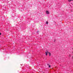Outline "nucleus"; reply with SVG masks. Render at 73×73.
<instances>
[{
    "label": "nucleus",
    "instance_id": "7ed1b4c3",
    "mask_svg": "<svg viewBox=\"0 0 73 73\" xmlns=\"http://www.w3.org/2000/svg\"><path fill=\"white\" fill-rule=\"evenodd\" d=\"M68 2H70L72 1H73V0H68Z\"/></svg>",
    "mask_w": 73,
    "mask_h": 73
},
{
    "label": "nucleus",
    "instance_id": "6e6552de",
    "mask_svg": "<svg viewBox=\"0 0 73 73\" xmlns=\"http://www.w3.org/2000/svg\"><path fill=\"white\" fill-rule=\"evenodd\" d=\"M47 65H49V64H47Z\"/></svg>",
    "mask_w": 73,
    "mask_h": 73
},
{
    "label": "nucleus",
    "instance_id": "f03ea898",
    "mask_svg": "<svg viewBox=\"0 0 73 73\" xmlns=\"http://www.w3.org/2000/svg\"><path fill=\"white\" fill-rule=\"evenodd\" d=\"M46 15H48V14H49V12L48 11H46Z\"/></svg>",
    "mask_w": 73,
    "mask_h": 73
},
{
    "label": "nucleus",
    "instance_id": "20e7f679",
    "mask_svg": "<svg viewBox=\"0 0 73 73\" xmlns=\"http://www.w3.org/2000/svg\"><path fill=\"white\" fill-rule=\"evenodd\" d=\"M46 24H48V21L46 22Z\"/></svg>",
    "mask_w": 73,
    "mask_h": 73
},
{
    "label": "nucleus",
    "instance_id": "423d86ee",
    "mask_svg": "<svg viewBox=\"0 0 73 73\" xmlns=\"http://www.w3.org/2000/svg\"><path fill=\"white\" fill-rule=\"evenodd\" d=\"M49 68H50V65H49L48 66Z\"/></svg>",
    "mask_w": 73,
    "mask_h": 73
},
{
    "label": "nucleus",
    "instance_id": "0eeeda50",
    "mask_svg": "<svg viewBox=\"0 0 73 73\" xmlns=\"http://www.w3.org/2000/svg\"><path fill=\"white\" fill-rule=\"evenodd\" d=\"M1 35V33H0V35Z\"/></svg>",
    "mask_w": 73,
    "mask_h": 73
},
{
    "label": "nucleus",
    "instance_id": "f257e3e1",
    "mask_svg": "<svg viewBox=\"0 0 73 73\" xmlns=\"http://www.w3.org/2000/svg\"><path fill=\"white\" fill-rule=\"evenodd\" d=\"M46 56H47V53H49V56H50V55H51V53H50L48 52V51H47V52H46Z\"/></svg>",
    "mask_w": 73,
    "mask_h": 73
},
{
    "label": "nucleus",
    "instance_id": "39448f33",
    "mask_svg": "<svg viewBox=\"0 0 73 73\" xmlns=\"http://www.w3.org/2000/svg\"><path fill=\"white\" fill-rule=\"evenodd\" d=\"M37 33H39V31H37Z\"/></svg>",
    "mask_w": 73,
    "mask_h": 73
}]
</instances>
